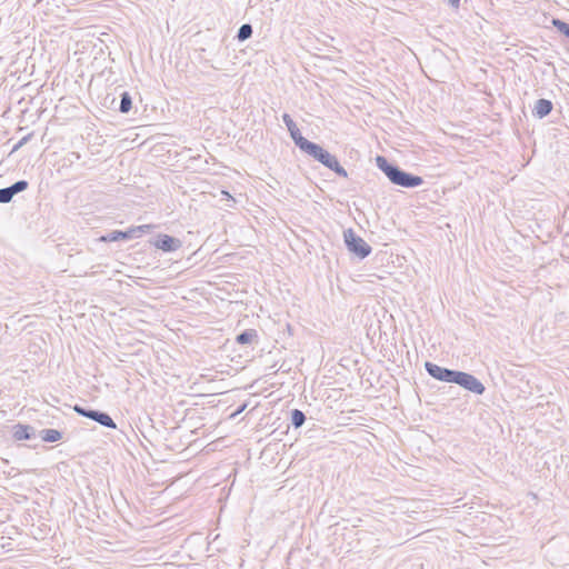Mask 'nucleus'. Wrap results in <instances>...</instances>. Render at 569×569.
<instances>
[{"instance_id": "nucleus-17", "label": "nucleus", "mask_w": 569, "mask_h": 569, "mask_svg": "<svg viewBox=\"0 0 569 569\" xmlns=\"http://www.w3.org/2000/svg\"><path fill=\"white\" fill-rule=\"evenodd\" d=\"M305 422H306V415L299 409H293L291 411V425L295 428H300L303 426Z\"/></svg>"}, {"instance_id": "nucleus-12", "label": "nucleus", "mask_w": 569, "mask_h": 569, "mask_svg": "<svg viewBox=\"0 0 569 569\" xmlns=\"http://www.w3.org/2000/svg\"><path fill=\"white\" fill-rule=\"evenodd\" d=\"M40 437L46 442H56L62 438V432L57 429H42Z\"/></svg>"}, {"instance_id": "nucleus-21", "label": "nucleus", "mask_w": 569, "mask_h": 569, "mask_svg": "<svg viewBox=\"0 0 569 569\" xmlns=\"http://www.w3.org/2000/svg\"><path fill=\"white\" fill-rule=\"evenodd\" d=\"M33 133H29L27 136H24L12 149V152L19 150L22 146H24L26 143H28L31 138H32Z\"/></svg>"}, {"instance_id": "nucleus-7", "label": "nucleus", "mask_w": 569, "mask_h": 569, "mask_svg": "<svg viewBox=\"0 0 569 569\" xmlns=\"http://www.w3.org/2000/svg\"><path fill=\"white\" fill-rule=\"evenodd\" d=\"M152 244L163 252H173L181 248L182 241L169 234H159Z\"/></svg>"}, {"instance_id": "nucleus-23", "label": "nucleus", "mask_w": 569, "mask_h": 569, "mask_svg": "<svg viewBox=\"0 0 569 569\" xmlns=\"http://www.w3.org/2000/svg\"><path fill=\"white\" fill-rule=\"evenodd\" d=\"M246 409V405H242L241 407H239V409L237 410V415L238 413H241L243 410Z\"/></svg>"}, {"instance_id": "nucleus-16", "label": "nucleus", "mask_w": 569, "mask_h": 569, "mask_svg": "<svg viewBox=\"0 0 569 569\" xmlns=\"http://www.w3.org/2000/svg\"><path fill=\"white\" fill-rule=\"evenodd\" d=\"M29 183L27 180H18L17 182L12 183L11 186L7 187V190L12 196V198L24 191L28 188Z\"/></svg>"}, {"instance_id": "nucleus-6", "label": "nucleus", "mask_w": 569, "mask_h": 569, "mask_svg": "<svg viewBox=\"0 0 569 569\" xmlns=\"http://www.w3.org/2000/svg\"><path fill=\"white\" fill-rule=\"evenodd\" d=\"M455 383L475 395L480 396L486 391V387L477 377L465 371H458Z\"/></svg>"}, {"instance_id": "nucleus-4", "label": "nucleus", "mask_w": 569, "mask_h": 569, "mask_svg": "<svg viewBox=\"0 0 569 569\" xmlns=\"http://www.w3.org/2000/svg\"><path fill=\"white\" fill-rule=\"evenodd\" d=\"M73 410L82 417H86L88 419H91L102 427L110 428V429H117V425L111 418V416L104 411L91 409V408H84L80 405H76L73 407Z\"/></svg>"}, {"instance_id": "nucleus-5", "label": "nucleus", "mask_w": 569, "mask_h": 569, "mask_svg": "<svg viewBox=\"0 0 569 569\" xmlns=\"http://www.w3.org/2000/svg\"><path fill=\"white\" fill-rule=\"evenodd\" d=\"M425 369L433 379L442 382L455 383L458 371L449 368L440 367L431 361L425 362Z\"/></svg>"}, {"instance_id": "nucleus-9", "label": "nucleus", "mask_w": 569, "mask_h": 569, "mask_svg": "<svg viewBox=\"0 0 569 569\" xmlns=\"http://www.w3.org/2000/svg\"><path fill=\"white\" fill-rule=\"evenodd\" d=\"M13 438L16 440H30L36 438V429L29 425L18 423L13 427Z\"/></svg>"}, {"instance_id": "nucleus-3", "label": "nucleus", "mask_w": 569, "mask_h": 569, "mask_svg": "<svg viewBox=\"0 0 569 569\" xmlns=\"http://www.w3.org/2000/svg\"><path fill=\"white\" fill-rule=\"evenodd\" d=\"M343 238L347 249L358 258L365 259L371 253V247L352 229L346 230Z\"/></svg>"}, {"instance_id": "nucleus-1", "label": "nucleus", "mask_w": 569, "mask_h": 569, "mask_svg": "<svg viewBox=\"0 0 569 569\" xmlns=\"http://www.w3.org/2000/svg\"><path fill=\"white\" fill-rule=\"evenodd\" d=\"M377 167L386 174L391 183L402 188H417L423 183L420 176L412 174L402 170L398 164L389 162L387 158L377 156Z\"/></svg>"}, {"instance_id": "nucleus-15", "label": "nucleus", "mask_w": 569, "mask_h": 569, "mask_svg": "<svg viewBox=\"0 0 569 569\" xmlns=\"http://www.w3.org/2000/svg\"><path fill=\"white\" fill-rule=\"evenodd\" d=\"M252 32H253L252 26L250 23H243L238 29L236 38L238 39V41L243 42V41L248 40L249 38H251Z\"/></svg>"}, {"instance_id": "nucleus-2", "label": "nucleus", "mask_w": 569, "mask_h": 569, "mask_svg": "<svg viewBox=\"0 0 569 569\" xmlns=\"http://www.w3.org/2000/svg\"><path fill=\"white\" fill-rule=\"evenodd\" d=\"M300 150L312 157L316 161L320 162L326 168L332 170L339 177H348L346 169L339 163L337 157L323 149L320 144L308 140L306 143H303Z\"/></svg>"}, {"instance_id": "nucleus-18", "label": "nucleus", "mask_w": 569, "mask_h": 569, "mask_svg": "<svg viewBox=\"0 0 569 569\" xmlns=\"http://www.w3.org/2000/svg\"><path fill=\"white\" fill-rule=\"evenodd\" d=\"M552 24L556 27V29L560 33H562L563 36H566L569 39V23H567L562 20H559V19H553Z\"/></svg>"}, {"instance_id": "nucleus-10", "label": "nucleus", "mask_w": 569, "mask_h": 569, "mask_svg": "<svg viewBox=\"0 0 569 569\" xmlns=\"http://www.w3.org/2000/svg\"><path fill=\"white\" fill-rule=\"evenodd\" d=\"M553 104L548 99H538L532 113L535 117L542 119L547 117L552 111Z\"/></svg>"}, {"instance_id": "nucleus-14", "label": "nucleus", "mask_w": 569, "mask_h": 569, "mask_svg": "<svg viewBox=\"0 0 569 569\" xmlns=\"http://www.w3.org/2000/svg\"><path fill=\"white\" fill-rule=\"evenodd\" d=\"M132 108V98L129 92L123 91L120 94L119 111L121 113H128Z\"/></svg>"}, {"instance_id": "nucleus-11", "label": "nucleus", "mask_w": 569, "mask_h": 569, "mask_svg": "<svg viewBox=\"0 0 569 569\" xmlns=\"http://www.w3.org/2000/svg\"><path fill=\"white\" fill-rule=\"evenodd\" d=\"M130 239H133V231H131V228H129L128 230H113L109 233H107L106 236H102L101 237V240L102 241H106V242H113V241H119V240H130Z\"/></svg>"}, {"instance_id": "nucleus-8", "label": "nucleus", "mask_w": 569, "mask_h": 569, "mask_svg": "<svg viewBox=\"0 0 569 569\" xmlns=\"http://www.w3.org/2000/svg\"><path fill=\"white\" fill-rule=\"evenodd\" d=\"M282 120L290 133V137L291 139L293 140L295 144L300 149L303 143H306L308 141V139H306L300 130L298 129L296 122L292 120V118L290 117V114L288 113H283L282 114Z\"/></svg>"}, {"instance_id": "nucleus-20", "label": "nucleus", "mask_w": 569, "mask_h": 569, "mask_svg": "<svg viewBox=\"0 0 569 569\" xmlns=\"http://www.w3.org/2000/svg\"><path fill=\"white\" fill-rule=\"evenodd\" d=\"M12 200V196L9 193L7 188L0 189V203H9Z\"/></svg>"}, {"instance_id": "nucleus-22", "label": "nucleus", "mask_w": 569, "mask_h": 569, "mask_svg": "<svg viewBox=\"0 0 569 569\" xmlns=\"http://www.w3.org/2000/svg\"><path fill=\"white\" fill-rule=\"evenodd\" d=\"M449 2H450V4H451L452 7H458V6H459L460 0H449Z\"/></svg>"}, {"instance_id": "nucleus-13", "label": "nucleus", "mask_w": 569, "mask_h": 569, "mask_svg": "<svg viewBox=\"0 0 569 569\" xmlns=\"http://www.w3.org/2000/svg\"><path fill=\"white\" fill-rule=\"evenodd\" d=\"M257 336L258 335L254 329H247L236 337V342L239 345H249L254 338H257Z\"/></svg>"}, {"instance_id": "nucleus-19", "label": "nucleus", "mask_w": 569, "mask_h": 569, "mask_svg": "<svg viewBox=\"0 0 569 569\" xmlns=\"http://www.w3.org/2000/svg\"><path fill=\"white\" fill-rule=\"evenodd\" d=\"M152 229L151 224H141L138 227H132L131 231H133V238L140 237L142 233H146Z\"/></svg>"}]
</instances>
